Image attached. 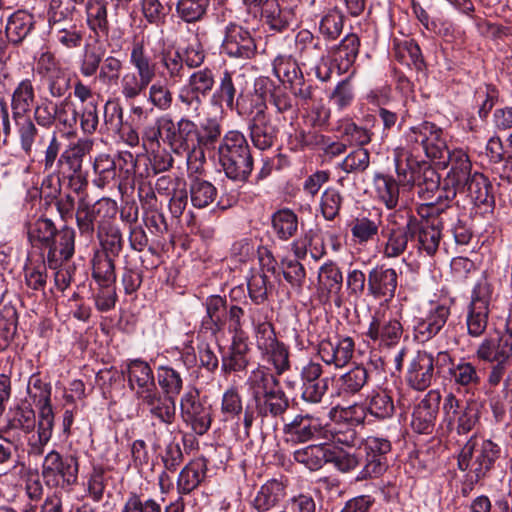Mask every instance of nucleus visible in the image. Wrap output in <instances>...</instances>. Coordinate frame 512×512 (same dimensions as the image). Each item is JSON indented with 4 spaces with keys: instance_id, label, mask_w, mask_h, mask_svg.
<instances>
[{
    "instance_id": "f257e3e1",
    "label": "nucleus",
    "mask_w": 512,
    "mask_h": 512,
    "mask_svg": "<svg viewBox=\"0 0 512 512\" xmlns=\"http://www.w3.org/2000/svg\"><path fill=\"white\" fill-rule=\"evenodd\" d=\"M166 124L165 142L174 153L186 156L189 170L198 172L205 162V151L214 150L221 139V125L211 118L197 125L188 117L176 123L168 119Z\"/></svg>"
},
{
    "instance_id": "f03ea898",
    "label": "nucleus",
    "mask_w": 512,
    "mask_h": 512,
    "mask_svg": "<svg viewBox=\"0 0 512 512\" xmlns=\"http://www.w3.org/2000/svg\"><path fill=\"white\" fill-rule=\"evenodd\" d=\"M246 384L254 403L253 408L249 405L245 408L243 415L244 433L246 437H249L256 416L262 419L284 420L290 401L280 380L268 368L259 367L251 371Z\"/></svg>"
},
{
    "instance_id": "7ed1b4c3",
    "label": "nucleus",
    "mask_w": 512,
    "mask_h": 512,
    "mask_svg": "<svg viewBox=\"0 0 512 512\" xmlns=\"http://www.w3.org/2000/svg\"><path fill=\"white\" fill-rule=\"evenodd\" d=\"M92 146V141L79 139L60 153L62 143L53 133L40 162L48 179L55 178L59 186L68 180L74 186L75 192H83L87 186L86 179L81 176L83 158L91 151Z\"/></svg>"
},
{
    "instance_id": "20e7f679",
    "label": "nucleus",
    "mask_w": 512,
    "mask_h": 512,
    "mask_svg": "<svg viewBox=\"0 0 512 512\" xmlns=\"http://www.w3.org/2000/svg\"><path fill=\"white\" fill-rule=\"evenodd\" d=\"M418 249L433 256L440 244L442 230L449 221H453L456 210L448 203L431 201L417 207Z\"/></svg>"
},
{
    "instance_id": "39448f33",
    "label": "nucleus",
    "mask_w": 512,
    "mask_h": 512,
    "mask_svg": "<svg viewBox=\"0 0 512 512\" xmlns=\"http://www.w3.org/2000/svg\"><path fill=\"white\" fill-rule=\"evenodd\" d=\"M51 385L44 382L39 374H33L27 386V392L33 403L39 410L37 435H32L27 444L29 456L39 457L43 455L46 445L49 443L54 427V413L51 406Z\"/></svg>"
},
{
    "instance_id": "423d86ee",
    "label": "nucleus",
    "mask_w": 512,
    "mask_h": 512,
    "mask_svg": "<svg viewBox=\"0 0 512 512\" xmlns=\"http://www.w3.org/2000/svg\"><path fill=\"white\" fill-rule=\"evenodd\" d=\"M219 162L225 175L245 182L253 170V157L246 137L239 131H229L218 146Z\"/></svg>"
},
{
    "instance_id": "0eeeda50",
    "label": "nucleus",
    "mask_w": 512,
    "mask_h": 512,
    "mask_svg": "<svg viewBox=\"0 0 512 512\" xmlns=\"http://www.w3.org/2000/svg\"><path fill=\"white\" fill-rule=\"evenodd\" d=\"M500 447L488 439L471 436L458 456V467L467 471L472 482L483 478L500 456Z\"/></svg>"
},
{
    "instance_id": "6e6552de",
    "label": "nucleus",
    "mask_w": 512,
    "mask_h": 512,
    "mask_svg": "<svg viewBox=\"0 0 512 512\" xmlns=\"http://www.w3.org/2000/svg\"><path fill=\"white\" fill-rule=\"evenodd\" d=\"M475 353L479 360L493 364L487 382L492 387L498 386L512 363V326L507 323L501 335L485 338Z\"/></svg>"
},
{
    "instance_id": "1a4fd4ad",
    "label": "nucleus",
    "mask_w": 512,
    "mask_h": 512,
    "mask_svg": "<svg viewBox=\"0 0 512 512\" xmlns=\"http://www.w3.org/2000/svg\"><path fill=\"white\" fill-rule=\"evenodd\" d=\"M129 63L134 70L124 72L120 78L119 90L125 101H133L148 89L153 82V65L147 59V51L142 42L132 45Z\"/></svg>"
},
{
    "instance_id": "9d476101",
    "label": "nucleus",
    "mask_w": 512,
    "mask_h": 512,
    "mask_svg": "<svg viewBox=\"0 0 512 512\" xmlns=\"http://www.w3.org/2000/svg\"><path fill=\"white\" fill-rule=\"evenodd\" d=\"M79 462L73 454L62 455L57 450L49 451L41 465V475L46 485L69 489L78 481Z\"/></svg>"
},
{
    "instance_id": "9b49d317",
    "label": "nucleus",
    "mask_w": 512,
    "mask_h": 512,
    "mask_svg": "<svg viewBox=\"0 0 512 512\" xmlns=\"http://www.w3.org/2000/svg\"><path fill=\"white\" fill-rule=\"evenodd\" d=\"M266 110V103L259 96L251 99L248 129L253 145L259 150L271 148L279 132L280 119H273Z\"/></svg>"
},
{
    "instance_id": "f8f14e48",
    "label": "nucleus",
    "mask_w": 512,
    "mask_h": 512,
    "mask_svg": "<svg viewBox=\"0 0 512 512\" xmlns=\"http://www.w3.org/2000/svg\"><path fill=\"white\" fill-rule=\"evenodd\" d=\"M444 167L450 165L446 177L443 181V187L435 201L448 203L453 200L463 184L472 176V164L469 156L462 149H454L445 156L444 160L439 161Z\"/></svg>"
},
{
    "instance_id": "ddd939ff",
    "label": "nucleus",
    "mask_w": 512,
    "mask_h": 512,
    "mask_svg": "<svg viewBox=\"0 0 512 512\" xmlns=\"http://www.w3.org/2000/svg\"><path fill=\"white\" fill-rule=\"evenodd\" d=\"M407 138L410 142L420 144L428 158L438 162L450 153L443 131L432 122L424 121L410 128Z\"/></svg>"
},
{
    "instance_id": "4468645a",
    "label": "nucleus",
    "mask_w": 512,
    "mask_h": 512,
    "mask_svg": "<svg viewBox=\"0 0 512 512\" xmlns=\"http://www.w3.org/2000/svg\"><path fill=\"white\" fill-rule=\"evenodd\" d=\"M326 432V423L312 414H298L283 426V433L287 442L293 444L309 441H323Z\"/></svg>"
},
{
    "instance_id": "2eb2a0df",
    "label": "nucleus",
    "mask_w": 512,
    "mask_h": 512,
    "mask_svg": "<svg viewBox=\"0 0 512 512\" xmlns=\"http://www.w3.org/2000/svg\"><path fill=\"white\" fill-rule=\"evenodd\" d=\"M180 414L183 422L198 435L205 434L211 426L210 407L205 406L197 389H190L180 399Z\"/></svg>"
},
{
    "instance_id": "dca6fc26",
    "label": "nucleus",
    "mask_w": 512,
    "mask_h": 512,
    "mask_svg": "<svg viewBox=\"0 0 512 512\" xmlns=\"http://www.w3.org/2000/svg\"><path fill=\"white\" fill-rule=\"evenodd\" d=\"M444 423L449 431L459 435L469 433L478 422V411L471 405L462 406L453 393H448L443 403Z\"/></svg>"
},
{
    "instance_id": "f3484780",
    "label": "nucleus",
    "mask_w": 512,
    "mask_h": 512,
    "mask_svg": "<svg viewBox=\"0 0 512 512\" xmlns=\"http://www.w3.org/2000/svg\"><path fill=\"white\" fill-rule=\"evenodd\" d=\"M365 465L357 480L376 478L388 468L387 454L391 451V442L386 438L368 437L364 442Z\"/></svg>"
},
{
    "instance_id": "a211bd4d",
    "label": "nucleus",
    "mask_w": 512,
    "mask_h": 512,
    "mask_svg": "<svg viewBox=\"0 0 512 512\" xmlns=\"http://www.w3.org/2000/svg\"><path fill=\"white\" fill-rule=\"evenodd\" d=\"M221 49L228 57L240 60L252 59L257 53V45L251 33L236 24L226 27Z\"/></svg>"
},
{
    "instance_id": "6ab92c4d",
    "label": "nucleus",
    "mask_w": 512,
    "mask_h": 512,
    "mask_svg": "<svg viewBox=\"0 0 512 512\" xmlns=\"http://www.w3.org/2000/svg\"><path fill=\"white\" fill-rule=\"evenodd\" d=\"M147 59L153 65V79L156 75L164 78L166 81H176L181 79L184 72L182 67L181 53L162 44L159 48L151 49L147 52Z\"/></svg>"
},
{
    "instance_id": "aec40b11",
    "label": "nucleus",
    "mask_w": 512,
    "mask_h": 512,
    "mask_svg": "<svg viewBox=\"0 0 512 512\" xmlns=\"http://www.w3.org/2000/svg\"><path fill=\"white\" fill-rule=\"evenodd\" d=\"M139 405L152 421L169 426L176 418V399L161 393L158 388L138 399Z\"/></svg>"
},
{
    "instance_id": "412c9836",
    "label": "nucleus",
    "mask_w": 512,
    "mask_h": 512,
    "mask_svg": "<svg viewBox=\"0 0 512 512\" xmlns=\"http://www.w3.org/2000/svg\"><path fill=\"white\" fill-rule=\"evenodd\" d=\"M75 230L68 226L57 229L44 246L46 250V259L50 268L57 269L63 263L68 261L74 254Z\"/></svg>"
},
{
    "instance_id": "4be33fe9",
    "label": "nucleus",
    "mask_w": 512,
    "mask_h": 512,
    "mask_svg": "<svg viewBox=\"0 0 512 512\" xmlns=\"http://www.w3.org/2000/svg\"><path fill=\"white\" fill-rule=\"evenodd\" d=\"M441 395L438 390H430L415 406L411 426L420 434H429L433 431L439 411Z\"/></svg>"
},
{
    "instance_id": "5701e85b",
    "label": "nucleus",
    "mask_w": 512,
    "mask_h": 512,
    "mask_svg": "<svg viewBox=\"0 0 512 512\" xmlns=\"http://www.w3.org/2000/svg\"><path fill=\"white\" fill-rule=\"evenodd\" d=\"M435 375L434 357L426 351H418L411 359L407 369L406 381L417 391L426 390L432 383Z\"/></svg>"
},
{
    "instance_id": "b1692460",
    "label": "nucleus",
    "mask_w": 512,
    "mask_h": 512,
    "mask_svg": "<svg viewBox=\"0 0 512 512\" xmlns=\"http://www.w3.org/2000/svg\"><path fill=\"white\" fill-rule=\"evenodd\" d=\"M123 373L127 374L129 388L137 400L157 388L151 366L142 359L129 360Z\"/></svg>"
},
{
    "instance_id": "393cba45",
    "label": "nucleus",
    "mask_w": 512,
    "mask_h": 512,
    "mask_svg": "<svg viewBox=\"0 0 512 512\" xmlns=\"http://www.w3.org/2000/svg\"><path fill=\"white\" fill-rule=\"evenodd\" d=\"M490 299V290H473L466 321L470 336L480 337L485 332L488 323Z\"/></svg>"
},
{
    "instance_id": "a878e982",
    "label": "nucleus",
    "mask_w": 512,
    "mask_h": 512,
    "mask_svg": "<svg viewBox=\"0 0 512 512\" xmlns=\"http://www.w3.org/2000/svg\"><path fill=\"white\" fill-rule=\"evenodd\" d=\"M403 333L401 323L387 318L381 311H376L371 319L366 336L379 345L392 346L396 344Z\"/></svg>"
},
{
    "instance_id": "bb28decb",
    "label": "nucleus",
    "mask_w": 512,
    "mask_h": 512,
    "mask_svg": "<svg viewBox=\"0 0 512 512\" xmlns=\"http://www.w3.org/2000/svg\"><path fill=\"white\" fill-rule=\"evenodd\" d=\"M449 316L450 309L447 305H432L425 317L420 318L414 327L416 338L421 342L432 339L443 329Z\"/></svg>"
},
{
    "instance_id": "cd10ccee",
    "label": "nucleus",
    "mask_w": 512,
    "mask_h": 512,
    "mask_svg": "<svg viewBox=\"0 0 512 512\" xmlns=\"http://www.w3.org/2000/svg\"><path fill=\"white\" fill-rule=\"evenodd\" d=\"M354 353V342L351 338L322 340L319 344L318 354L327 365H334L336 368L344 367L352 358Z\"/></svg>"
},
{
    "instance_id": "c85d7f7f",
    "label": "nucleus",
    "mask_w": 512,
    "mask_h": 512,
    "mask_svg": "<svg viewBox=\"0 0 512 512\" xmlns=\"http://www.w3.org/2000/svg\"><path fill=\"white\" fill-rule=\"evenodd\" d=\"M417 217L409 214L404 226L392 229L387 237L383 253L388 258H396L404 253L409 238L416 236Z\"/></svg>"
},
{
    "instance_id": "c756f323",
    "label": "nucleus",
    "mask_w": 512,
    "mask_h": 512,
    "mask_svg": "<svg viewBox=\"0 0 512 512\" xmlns=\"http://www.w3.org/2000/svg\"><path fill=\"white\" fill-rule=\"evenodd\" d=\"M285 490L286 483L282 479H270L258 489L251 505L258 512H268L284 499Z\"/></svg>"
},
{
    "instance_id": "7c9ffc66",
    "label": "nucleus",
    "mask_w": 512,
    "mask_h": 512,
    "mask_svg": "<svg viewBox=\"0 0 512 512\" xmlns=\"http://www.w3.org/2000/svg\"><path fill=\"white\" fill-rule=\"evenodd\" d=\"M187 369L181 363L160 365L156 371V379L161 393L176 399L184 386V374Z\"/></svg>"
},
{
    "instance_id": "2f4dec72",
    "label": "nucleus",
    "mask_w": 512,
    "mask_h": 512,
    "mask_svg": "<svg viewBox=\"0 0 512 512\" xmlns=\"http://www.w3.org/2000/svg\"><path fill=\"white\" fill-rule=\"evenodd\" d=\"M207 461L205 458L191 460L181 470L177 479V490L180 494H189L195 490L206 477Z\"/></svg>"
},
{
    "instance_id": "473e14b6",
    "label": "nucleus",
    "mask_w": 512,
    "mask_h": 512,
    "mask_svg": "<svg viewBox=\"0 0 512 512\" xmlns=\"http://www.w3.org/2000/svg\"><path fill=\"white\" fill-rule=\"evenodd\" d=\"M35 88L32 80L23 79L15 87L11 96V111L13 118L29 116L35 106Z\"/></svg>"
},
{
    "instance_id": "72a5a7b5",
    "label": "nucleus",
    "mask_w": 512,
    "mask_h": 512,
    "mask_svg": "<svg viewBox=\"0 0 512 512\" xmlns=\"http://www.w3.org/2000/svg\"><path fill=\"white\" fill-rule=\"evenodd\" d=\"M449 380L458 390L463 388L466 392L475 389L481 382L477 367L464 359L449 367Z\"/></svg>"
},
{
    "instance_id": "f704fd0d",
    "label": "nucleus",
    "mask_w": 512,
    "mask_h": 512,
    "mask_svg": "<svg viewBox=\"0 0 512 512\" xmlns=\"http://www.w3.org/2000/svg\"><path fill=\"white\" fill-rule=\"evenodd\" d=\"M35 20L26 11L13 13L7 21L5 32L8 41L14 45L20 44L34 29Z\"/></svg>"
},
{
    "instance_id": "c9c22d12",
    "label": "nucleus",
    "mask_w": 512,
    "mask_h": 512,
    "mask_svg": "<svg viewBox=\"0 0 512 512\" xmlns=\"http://www.w3.org/2000/svg\"><path fill=\"white\" fill-rule=\"evenodd\" d=\"M463 186L458 193H465L475 205H488L494 201L491 184L482 173L474 172Z\"/></svg>"
},
{
    "instance_id": "e433bc0d",
    "label": "nucleus",
    "mask_w": 512,
    "mask_h": 512,
    "mask_svg": "<svg viewBox=\"0 0 512 512\" xmlns=\"http://www.w3.org/2000/svg\"><path fill=\"white\" fill-rule=\"evenodd\" d=\"M236 95L237 89L232 75L230 72L225 71L220 79L218 88L213 94L212 100L217 105L224 103L230 110L236 109L240 115L247 114L245 108L239 103V98L236 100Z\"/></svg>"
},
{
    "instance_id": "4c0bfd02",
    "label": "nucleus",
    "mask_w": 512,
    "mask_h": 512,
    "mask_svg": "<svg viewBox=\"0 0 512 512\" xmlns=\"http://www.w3.org/2000/svg\"><path fill=\"white\" fill-rule=\"evenodd\" d=\"M293 12L288 8H281L276 0H266L263 3L262 17L271 30L282 32L286 30L293 20Z\"/></svg>"
},
{
    "instance_id": "58836bf2",
    "label": "nucleus",
    "mask_w": 512,
    "mask_h": 512,
    "mask_svg": "<svg viewBox=\"0 0 512 512\" xmlns=\"http://www.w3.org/2000/svg\"><path fill=\"white\" fill-rule=\"evenodd\" d=\"M330 448L325 441L319 444L308 445L294 452V459L304 464L308 469L316 471L328 462Z\"/></svg>"
},
{
    "instance_id": "ea45409f",
    "label": "nucleus",
    "mask_w": 512,
    "mask_h": 512,
    "mask_svg": "<svg viewBox=\"0 0 512 512\" xmlns=\"http://www.w3.org/2000/svg\"><path fill=\"white\" fill-rule=\"evenodd\" d=\"M97 236L105 251L100 255L117 257L123 248V239L120 229L109 221H100L97 226Z\"/></svg>"
},
{
    "instance_id": "a19ab883",
    "label": "nucleus",
    "mask_w": 512,
    "mask_h": 512,
    "mask_svg": "<svg viewBox=\"0 0 512 512\" xmlns=\"http://www.w3.org/2000/svg\"><path fill=\"white\" fill-rule=\"evenodd\" d=\"M360 40L356 34H348L336 47L333 60L339 71L347 72L359 53Z\"/></svg>"
},
{
    "instance_id": "79ce46f5",
    "label": "nucleus",
    "mask_w": 512,
    "mask_h": 512,
    "mask_svg": "<svg viewBox=\"0 0 512 512\" xmlns=\"http://www.w3.org/2000/svg\"><path fill=\"white\" fill-rule=\"evenodd\" d=\"M107 4V0H88L86 3L87 24L97 35H107L109 31Z\"/></svg>"
},
{
    "instance_id": "37998d69",
    "label": "nucleus",
    "mask_w": 512,
    "mask_h": 512,
    "mask_svg": "<svg viewBox=\"0 0 512 512\" xmlns=\"http://www.w3.org/2000/svg\"><path fill=\"white\" fill-rule=\"evenodd\" d=\"M366 409L368 414L377 420L390 419L395 413L392 396L385 390L373 392L367 398Z\"/></svg>"
},
{
    "instance_id": "c03bdc74",
    "label": "nucleus",
    "mask_w": 512,
    "mask_h": 512,
    "mask_svg": "<svg viewBox=\"0 0 512 512\" xmlns=\"http://www.w3.org/2000/svg\"><path fill=\"white\" fill-rule=\"evenodd\" d=\"M190 199L195 208L203 209L216 201L217 188L209 181L195 177L190 183Z\"/></svg>"
},
{
    "instance_id": "a18cd8bd",
    "label": "nucleus",
    "mask_w": 512,
    "mask_h": 512,
    "mask_svg": "<svg viewBox=\"0 0 512 512\" xmlns=\"http://www.w3.org/2000/svg\"><path fill=\"white\" fill-rule=\"evenodd\" d=\"M368 371L363 366H355L337 379L339 395H354L358 393L368 381Z\"/></svg>"
},
{
    "instance_id": "49530a36",
    "label": "nucleus",
    "mask_w": 512,
    "mask_h": 512,
    "mask_svg": "<svg viewBox=\"0 0 512 512\" xmlns=\"http://www.w3.org/2000/svg\"><path fill=\"white\" fill-rule=\"evenodd\" d=\"M323 441H325L326 444L333 443L353 447L358 443V437L355 428L339 420L333 424L326 423V432Z\"/></svg>"
},
{
    "instance_id": "de8ad7c7",
    "label": "nucleus",
    "mask_w": 512,
    "mask_h": 512,
    "mask_svg": "<svg viewBox=\"0 0 512 512\" xmlns=\"http://www.w3.org/2000/svg\"><path fill=\"white\" fill-rule=\"evenodd\" d=\"M248 345L242 337L233 338L232 345L227 355L222 358V369L225 372H238L244 370L248 365Z\"/></svg>"
},
{
    "instance_id": "09e8293b",
    "label": "nucleus",
    "mask_w": 512,
    "mask_h": 512,
    "mask_svg": "<svg viewBox=\"0 0 512 512\" xmlns=\"http://www.w3.org/2000/svg\"><path fill=\"white\" fill-rule=\"evenodd\" d=\"M374 187L377 197L388 209H393L398 205L399 184L392 176L376 174Z\"/></svg>"
},
{
    "instance_id": "8fccbe9b",
    "label": "nucleus",
    "mask_w": 512,
    "mask_h": 512,
    "mask_svg": "<svg viewBox=\"0 0 512 512\" xmlns=\"http://www.w3.org/2000/svg\"><path fill=\"white\" fill-rule=\"evenodd\" d=\"M210 0H177L176 14L186 23L201 21L208 10Z\"/></svg>"
},
{
    "instance_id": "3c124183",
    "label": "nucleus",
    "mask_w": 512,
    "mask_h": 512,
    "mask_svg": "<svg viewBox=\"0 0 512 512\" xmlns=\"http://www.w3.org/2000/svg\"><path fill=\"white\" fill-rule=\"evenodd\" d=\"M50 25L52 37L58 44L68 49L80 47L83 35L75 24L65 25L62 22H58Z\"/></svg>"
},
{
    "instance_id": "603ef678",
    "label": "nucleus",
    "mask_w": 512,
    "mask_h": 512,
    "mask_svg": "<svg viewBox=\"0 0 512 512\" xmlns=\"http://www.w3.org/2000/svg\"><path fill=\"white\" fill-rule=\"evenodd\" d=\"M272 227L280 239L288 240L297 231V216L289 209L279 210L272 216Z\"/></svg>"
},
{
    "instance_id": "864d4df0",
    "label": "nucleus",
    "mask_w": 512,
    "mask_h": 512,
    "mask_svg": "<svg viewBox=\"0 0 512 512\" xmlns=\"http://www.w3.org/2000/svg\"><path fill=\"white\" fill-rule=\"evenodd\" d=\"M295 49L304 61H313L321 58L319 39L315 38L309 30H300L295 38Z\"/></svg>"
},
{
    "instance_id": "5fc2aeb1",
    "label": "nucleus",
    "mask_w": 512,
    "mask_h": 512,
    "mask_svg": "<svg viewBox=\"0 0 512 512\" xmlns=\"http://www.w3.org/2000/svg\"><path fill=\"white\" fill-rule=\"evenodd\" d=\"M17 311L11 305H5L0 311V351L5 350L17 330Z\"/></svg>"
},
{
    "instance_id": "6e6d98bb",
    "label": "nucleus",
    "mask_w": 512,
    "mask_h": 512,
    "mask_svg": "<svg viewBox=\"0 0 512 512\" xmlns=\"http://www.w3.org/2000/svg\"><path fill=\"white\" fill-rule=\"evenodd\" d=\"M93 277L101 288L111 287L116 280L113 259L108 255H98L93 260Z\"/></svg>"
},
{
    "instance_id": "4d7b16f0",
    "label": "nucleus",
    "mask_w": 512,
    "mask_h": 512,
    "mask_svg": "<svg viewBox=\"0 0 512 512\" xmlns=\"http://www.w3.org/2000/svg\"><path fill=\"white\" fill-rule=\"evenodd\" d=\"M36 426L34 410L30 405L16 407L8 419L7 427L13 430H21L24 433H31Z\"/></svg>"
},
{
    "instance_id": "13d9d810",
    "label": "nucleus",
    "mask_w": 512,
    "mask_h": 512,
    "mask_svg": "<svg viewBox=\"0 0 512 512\" xmlns=\"http://www.w3.org/2000/svg\"><path fill=\"white\" fill-rule=\"evenodd\" d=\"M13 119L16 124L20 147L26 155H30L38 135V129L29 116Z\"/></svg>"
},
{
    "instance_id": "bf43d9fd",
    "label": "nucleus",
    "mask_w": 512,
    "mask_h": 512,
    "mask_svg": "<svg viewBox=\"0 0 512 512\" xmlns=\"http://www.w3.org/2000/svg\"><path fill=\"white\" fill-rule=\"evenodd\" d=\"M148 102L159 111H167L173 104V93L162 81L152 82L148 87Z\"/></svg>"
},
{
    "instance_id": "052dcab7",
    "label": "nucleus",
    "mask_w": 512,
    "mask_h": 512,
    "mask_svg": "<svg viewBox=\"0 0 512 512\" xmlns=\"http://www.w3.org/2000/svg\"><path fill=\"white\" fill-rule=\"evenodd\" d=\"M99 212V209L96 210L94 206H90L84 198L80 199L76 213V222L81 235L88 237L93 235L95 220Z\"/></svg>"
},
{
    "instance_id": "680f3d73",
    "label": "nucleus",
    "mask_w": 512,
    "mask_h": 512,
    "mask_svg": "<svg viewBox=\"0 0 512 512\" xmlns=\"http://www.w3.org/2000/svg\"><path fill=\"white\" fill-rule=\"evenodd\" d=\"M395 55L400 62L413 65L417 70H422L425 66L420 47L413 40L398 44Z\"/></svg>"
},
{
    "instance_id": "e2e57ef3",
    "label": "nucleus",
    "mask_w": 512,
    "mask_h": 512,
    "mask_svg": "<svg viewBox=\"0 0 512 512\" xmlns=\"http://www.w3.org/2000/svg\"><path fill=\"white\" fill-rule=\"evenodd\" d=\"M93 169L97 174L94 183L100 188L105 187L116 178V163L109 155L98 156L94 161Z\"/></svg>"
},
{
    "instance_id": "0e129e2a",
    "label": "nucleus",
    "mask_w": 512,
    "mask_h": 512,
    "mask_svg": "<svg viewBox=\"0 0 512 512\" xmlns=\"http://www.w3.org/2000/svg\"><path fill=\"white\" fill-rule=\"evenodd\" d=\"M370 165V153L365 148L351 151L340 163V168L346 173H363Z\"/></svg>"
},
{
    "instance_id": "69168bd1",
    "label": "nucleus",
    "mask_w": 512,
    "mask_h": 512,
    "mask_svg": "<svg viewBox=\"0 0 512 512\" xmlns=\"http://www.w3.org/2000/svg\"><path fill=\"white\" fill-rule=\"evenodd\" d=\"M214 84L213 71L209 68H203L190 75L186 87L206 97L212 91Z\"/></svg>"
},
{
    "instance_id": "338daca9",
    "label": "nucleus",
    "mask_w": 512,
    "mask_h": 512,
    "mask_svg": "<svg viewBox=\"0 0 512 512\" xmlns=\"http://www.w3.org/2000/svg\"><path fill=\"white\" fill-rule=\"evenodd\" d=\"M379 224L367 217L356 218L351 223V234L358 244H364L377 236Z\"/></svg>"
},
{
    "instance_id": "774afa93",
    "label": "nucleus",
    "mask_w": 512,
    "mask_h": 512,
    "mask_svg": "<svg viewBox=\"0 0 512 512\" xmlns=\"http://www.w3.org/2000/svg\"><path fill=\"white\" fill-rule=\"evenodd\" d=\"M121 512H162L161 505L153 498L136 492L129 493Z\"/></svg>"
}]
</instances>
